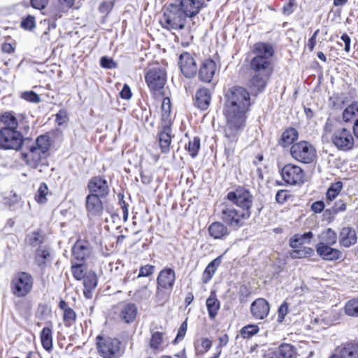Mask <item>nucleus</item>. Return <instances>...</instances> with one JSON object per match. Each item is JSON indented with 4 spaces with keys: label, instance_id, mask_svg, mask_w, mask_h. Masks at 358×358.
Instances as JSON below:
<instances>
[{
    "label": "nucleus",
    "instance_id": "5",
    "mask_svg": "<svg viewBox=\"0 0 358 358\" xmlns=\"http://www.w3.org/2000/svg\"><path fill=\"white\" fill-rule=\"evenodd\" d=\"M99 355L103 358H118L122 353V342L120 339L99 335L96 338Z\"/></svg>",
    "mask_w": 358,
    "mask_h": 358
},
{
    "label": "nucleus",
    "instance_id": "20",
    "mask_svg": "<svg viewBox=\"0 0 358 358\" xmlns=\"http://www.w3.org/2000/svg\"><path fill=\"white\" fill-rule=\"evenodd\" d=\"M92 247L88 241L78 239L72 247L73 257L80 262H84L91 254Z\"/></svg>",
    "mask_w": 358,
    "mask_h": 358
},
{
    "label": "nucleus",
    "instance_id": "29",
    "mask_svg": "<svg viewBox=\"0 0 358 358\" xmlns=\"http://www.w3.org/2000/svg\"><path fill=\"white\" fill-rule=\"evenodd\" d=\"M29 140L31 141V139ZM27 143H31L30 145H34L36 150L41 151V154H45L47 156L49 155L48 152L51 146V139L48 133L38 136L34 142L27 141Z\"/></svg>",
    "mask_w": 358,
    "mask_h": 358
},
{
    "label": "nucleus",
    "instance_id": "41",
    "mask_svg": "<svg viewBox=\"0 0 358 358\" xmlns=\"http://www.w3.org/2000/svg\"><path fill=\"white\" fill-rule=\"evenodd\" d=\"M343 189V182L336 181L331 184L326 192L327 201H334Z\"/></svg>",
    "mask_w": 358,
    "mask_h": 358
},
{
    "label": "nucleus",
    "instance_id": "39",
    "mask_svg": "<svg viewBox=\"0 0 358 358\" xmlns=\"http://www.w3.org/2000/svg\"><path fill=\"white\" fill-rule=\"evenodd\" d=\"M150 348L154 351H162L164 346V334L159 331L152 333L149 342Z\"/></svg>",
    "mask_w": 358,
    "mask_h": 358
},
{
    "label": "nucleus",
    "instance_id": "46",
    "mask_svg": "<svg viewBox=\"0 0 358 358\" xmlns=\"http://www.w3.org/2000/svg\"><path fill=\"white\" fill-rule=\"evenodd\" d=\"M98 278L94 271H90L85 273L83 279V286L85 288L95 289L97 286Z\"/></svg>",
    "mask_w": 358,
    "mask_h": 358
},
{
    "label": "nucleus",
    "instance_id": "63",
    "mask_svg": "<svg viewBox=\"0 0 358 358\" xmlns=\"http://www.w3.org/2000/svg\"><path fill=\"white\" fill-rule=\"evenodd\" d=\"M330 101L334 109H341L345 104V100L342 99L338 94L331 96Z\"/></svg>",
    "mask_w": 358,
    "mask_h": 358
},
{
    "label": "nucleus",
    "instance_id": "14",
    "mask_svg": "<svg viewBox=\"0 0 358 358\" xmlns=\"http://www.w3.org/2000/svg\"><path fill=\"white\" fill-rule=\"evenodd\" d=\"M176 281V273L171 268L166 267L161 270L157 278L156 296H160L164 290L172 291Z\"/></svg>",
    "mask_w": 358,
    "mask_h": 358
},
{
    "label": "nucleus",
    "instance_id": "18",
    "mask_svg": "<svg viewBox=\"0 0 358 358\" xmlns=\"http://www.w3.org/2000/svg\"><path fill=\"white\" fill-rule=\"evenodd\" d=\"M332 245H327L319 242L315 245L317 254L324 261L335 262L343 258V253L336 248H331Z\"/></svg>",
    "mask_w": 358,
    "mask_h": 358
},
{
    "label": "nucleus",
    "instance_id": "24",
    "mask_svg": "<svg viewBox=\"0 0 358 358\" xmlns=\"http://www.w3.org/2000/svg\"><path fill=\"white\" fill-rule=\"evenodd\" d=\"M329 358H358V341L343 343L341 349Z\"/></svg>",
    "mask_w": 358,
    "mask_h": 358
},
{
    "label": "nucleus",
    "instance_id": "47",
    "mask_svg": "<svg viewBox=\"0 0 358 358\" xmlns=\"http://www.w3.org/2000/svg\"><path fill=\"white\" fill-rule=\"evenodd\" d=\"M345 313L350 317H358V298L349 300L345 305Z\"/></svg>",
    "mask_w": 358,
    "mask_h": 358
},
{
    "label": "nucleus",
    "instance_id": "58",
    "mask_svg": "<svg viewBox=\"0 0 358 358\" xmlns=\"http://www.w3.org/2000/svg\"><path fill=\"white\" fill-rule=\"evenodd\" d=\"M289 305L286 301H283L278 309L277 322L282 323L288 313Z\"/></svg>",
    "mask_w": 358,
    "mask_h": 358
},
{
    "label": "nucleus",
    "instance_id": "13",
    "mask_svg": "<svg viewBox=\"0 0 358 358\" xmlns=\"http://www.w3.org/2000/svg\"><path fill=\"white\" fill-rule=\"evenodd\" d=\"M166 72L161 67L150 69L145 75V80L151 92L156 94L162 90L166 83Z\"/></svg>",
    "mask_w": 358,
    "mask_h": 358
},
{
    "label": "nucleus",
    "instance_id": "53",
    "mask_svg": "<svg viewBox=\"0 0 358 358\" xmlns=\"http://www.w3.org/2000/svg\"><path fill=\"white\" fill-rule=\"evenodd\" d=\"M63 320L66 327H71L76 320V312L71 308L64 310Z\"/></svg>",
    "mask_w": 358,
    "mask_h": 358
},
{
    "label": "nucleus",
    "instance_id": "48",
    "mask_svg": "<svg viewBox=\"0 0 358 358\" xmlns=\"http://www.w3.org/2000/svg\"><path fill=\"white\" fill-rule=\"evenodd\" d=\"M259 331L257 324H248L241 328L240 334L245 339H248L257 334Z\"/></svg>",
    "mask_w": 358,
    "mask_h": 358
},
{
    "label": "nucleus",
    "instance_id": "17",
    "mask_svg": "<svg viewBox=\"0 0 358 358\" xmlns=\"http://www.w3.org/2000/svg\"><path fill=\"white\" fill-rule=\"evenodd\" d=\"M179 68L187 78H194L197 73V66L192 55L187 52H182L179 57Z\"/></svg>",
    "mask_w": 358,
    "mask_h": 358
},
{
    "label": "nucleus",
    "instance_id": "36",
    "mask_svg": "<svg viewBox=\"0 0 358 358\" xmlns=\"http://www.w3.org/2000/svg\"><path fill=\"white\" fill-rule=\"evenodd\" d=\"M0 122L4 124L2 128H8L10 129L17 130L18 121L12 111L3 113L0 116Z\"/></svg>",
    "mask_w": 358,
    "mask_h": 358
},
{
    "label": "nucleus",
    "instance_id": "45",
    "mask_svg": "<svg viewBox=\"0 0 358 358\" xmlns=\"http://www.w3.org/2000/svg\"><path fill=\"white\" fill-rule=\"evenodd\" d=\"M321 238L322 242L327 245H335L338 240V236L331 228H328L322 233Z\"/></svg>",
    "mask_w": 358,
    "mask_h": 358
},
{
    "label": "nucleus",
    "instance_id": "61",
    "mask_svg": "<svg viewBox=\"0 0 358 358\" xmlns=\"http://www.w3.org/2000/svg\"><path fill=\"white\" fill-rule=\"evenodd\" d=\"M290 196L289 191L287 189H280L275 194V201L279 204L285 203Z\"/></svg>",
    "mask_w": 358,
    "mask_h": 358
},
{
    "label": "nucleus",
    "instance_id": "16",
    "mask_svg": "<svg viewBox=\"0 0 358 358\" xmlns=\"http://www.w3.org/2000/svg\"><path fill=\"white\" fill-rule=\"evenodd\" d=\"M90 195L106 198L110 192L108 181L102 176H97L90 178L87 183Z\"/></svg>",
    "mask_w": 358,
    "mask_h": 358
},
{
    "label": "nucleus",
    "instance_id": "64",
    "mask_svg": "<svg viewBox=\"0 0 358 358\" xmlns=\"http://www.w3.org/2000/svg\"><path fill=\"white\" fill-rule=\"evenodd\" d=\"M68 120L67 113L64 109H60L55 115V122L59 126L62 125Z\"/></svg>",
    "mask_w": 358,
    "mask_h": 358
},
{
    "label": "nucleus",
    "instance_id": "8",
    "mask_svg": "<svg viewBox=\"0 0 358 358\" xmlns=\"http://www.w3.org/2000/svg\"><path fill=\"white\" fill-rule=\"evenodd\" d=\"M290 155L294 159L302 164H310L317 157L315 148L306 141H301L291 145Z\"/></svg>",
    "mask_w": 358,
    "mask_h": 358
},
{
    "label": "nucleus",
    "instance_id": "56",
    "mask_svg": "<svg viewBox=\"0 0 358 358\" xmlns=\"http://www.w3.org/2000/svg\"><path fill=\"white\" fill-rule=\"evenodd\" d=\"M100 66L106 69H113L117 67V64L113 58L103 56L100 59Z\"/></svg>",
    "mask_w": 358,
    "mask_h": 358
},
{
    "label": "nucleus",
    "instance_id": "28",
    "mask_svg": "<svg viewBox=\"0 0 358 358\" xmlns=\"http://www.w3.org/2000/svg\"><path fill=\"white\" fill-rule=\"evenodd\" d=\"M210 100V91L208 88H201L196 92L194 105L198 108L204 110L208 108Z\"/></svg>",
    "mask_w": 358,
    "mask_h": 358
},
{
    "label": "nucleus",
    "instance_id": "9",
    "mask_svg": "<svg viewBox=\"0 0 358 358\" xmlns=\"http://www.w3.org/2000/svg\"><path fill=\"white\" fill-rule=\"evenodd\" d=\"M226 198L240 209L252 213L254 197L248 188L238 186L234 190L229 192Z\"/></svg>",
    "mask_w": 358,
    "mask_h": 358
},
{
    "label": "nucleus",
    "instance_id": "32",
    "mask_svg": "<svg viewBox=\"0 0 358 358\" xmlns=\"http://www.w3.org/2000/svg\"><path fill=\"white\" fill-rule=\"evenodd\" d=\"M159 143L162 152L166 154L170 150L171 129H159Z\"/></svg>",
    "mask_w": 358,
    "mask_h": 358
},
{
    "label": "nucleus",
    "instance_id": "27",
    "mask_svg": "<svg viewBox=\"0 0 358 358\" xmlns=\"http://www.w3.org/2000/svg\"><path fill=\"white\" fill-rule=\"evenodd\" d=\"M76 0H58V3L49 7L50 14L55 19H59L64 13L73 7Z\"/></svg>",
    "mask_w": 358,
    "mask_h": 358
},
{
    "label": "nucleus",
    "instance_id": "35",
    "mask_svg": "<svg viewBox=\"0 0 358 358\" xmlns=\"http://www.w3.org/2000/svg\"><path fill=\"white\" fill-rule=\"evenodd\" d=\"M295 354L292 345L284 343L280 345L278 349L273 352L268 358H296Z\"/></svg>",
    "mask_w": 358,
    "mask_h": 358
},
{
    "label": "nucleus",
    "instance_id": "62",
    "mask_svg": "<svg viewBox=\"0 0 358 358\" xmlns=\"http://www.w3.org/2000/svg\"><path fill=\"white\" fill-rule=\"evenodd\" d=\"M187 319H186L181 324V325L178 331L176 337L174 339V341H173V344H176L178 343V341H180L184 338L186 331H187Z\"/></svg>",
    "mask_w": 358,
    "mask_h": 358
},
{
    "label": "nucleus",
    "instance_id": "31",
    "mask_svg": "<svg viewBox=\"0 0 358 358\" xmlns=\"http://www.w3.org/2000/svg\"><path fill=\"white\" fill-rule=\"evenodd\" d=\"M50 257V248L47 245H40L35 252L34 262L40 268L46 266V261Z\"/></svg>",
    "mask_w": 358,
    "mask_h": 358
},
{
    "label": "nucleus",
    "instance_id": "60",
    "mask_svg": "<svg viewBox=\"0 0 358 358\" xmlns=\"http://www.w3.org/2000/svg\"><path fill=\"white\" fill-rule=\"evenodd\" d=\"M296 6V0H287L282 7L283 14L285 15H289L292 14L294 11V8Z\"/></svg>",
    "mask_w": 358,
    "mask_h": 358
},
{
    "label": "nucleus",
    "instance_id": "4",
    "mask_svg": "<svg viewBox=\"0 0 358 358\" xmlns=\"http://www.w3.org/2000/svg\"><path fill=\"white\" fill-rule=\"evenodd\" d=\"M251 217V213L236 208L232 204L222 203L220 212V220L230 229L238 230L243 227Z\"/></svg>",
    "mask_w": 358,
    "mask_h": 358
},
{
    "label": "nucleus",
    "instance_id": "54",
    "mask_svg": "<svg viewBox=\"0 0 358 358\" xmlns=\"http://www.w3.org/2000/svg\"><path fill=\"white\" fill-rule=\"evenodd\" d=\"M346 210V202L343 199L337 200L334 206L330 209L326 210V213L329 212V214L336 215L340 212H343Z\"/></svg>",
    "mask_w": 358,
    "mask_h": 358
},
{
    "label": "nucleus",
    "instance_id": "34",
    "mask_svg": "<svg viewBox=\"0 0 358 358\" xmlns=\"http://www.w3.org/2000/svg\"><path fill=\"white\" fill-rule=\"evenodd\" d=\"M298 136L297 130L294 127H289L282 132L279 141V145L283 148L292 145L294 141L298 138Z\"/></svg>",
    "mask_w": 358,
    "mask_h": 358
},
{
    "label": "nucleus",
    "instance_id": "23",
    "mask_svg": "<svg viewBox=\"0 0 358 358\" xmlns=\"http://www.w3.org/2000/svg\"><path fill=\"white\" fill-rule=\"evenodd\" d=\"M270 72L266 76H262L259 73L254 75L248 82L251 94L257 96L259 94L263 92L267 85V80L268 79Z\"/></svg>",
    "mask_w": 358,
    "mask_h": 358
},
{
    "label": "nucleus",
    "instance_id": "42",
    "mask_svg": "<svg viewBox=\"0 0 358 358\" xmlns=\"http://www.w3.org/2000/svg\"><path fill=\"white\" fill-rule=\"evenodd\" d=\"M358 114V101H353L343 112V120L345 122H350Z\"/></svg>",
    "mask_w": 358,
    "mask_h": 358
},
{
    "label": "nucleus",
    "instance_id": "50",
    "mask_svg": "<svg viewBox=\"0 0 358 358\" xmlns=\"http://www.w3.org/2000/svg\"><path fill=\"white\" fill-rule=\"evenodd\" d=\"M71 272L73 278L77 280H83L87 273L85 271L83 263L72 264Z\"/></svg>",
    "mask_w": 358,
    "mask_h": 358
},
{
    "label": "nucleus",
    "instance_id": "19",
    "mask_svg": "<svg viewBox=\"0 0 358 358\" xmlns=\"http://www.w3.org/2000/svg\"><path fill=\"white\" fill-rule=\"evenodd\" d=\"M269 303L263 298L255 299L250 305V313L256 320H264L269 313Z\"/></svg>",
    "mask_w": 358,
    "mask_h": 358
},
{
    "label": "nucleus",
    "instance_id": "6",
    "mask_svg": "<svg viewBox=\"0 0 358 358\" xmlns=\"http://www.w3.org/2000/svg\"><path fill=\"white\" fill-rule=\"evenodd\" d=\"M31 141L29 138H24L21 131L8 128L0 129V150H19L27 142Z\"/></svg>",
    "mask_w": 358,
    "mask_h": 358
},
{
    "label": "nucleus",
    "instance_id": "43",
    "mask_svg": "<svg viewBox=\"0 0 358 358\" xmlns=\"http://www.w3.org/2000/svg\"><path fill=\"white\" fill-rule=\"evenodd\" d=\"M200 148L201 140L199 136H194L192 140H189L188 144L185 145V150L192 158H195L198 155Z\"/></svg>",
    "mask_w": 358,
    "mask_h": 358
},
{
    "label": "nucleus",
    "instance_id": "2",
    "mask_svg": "<svg viewBox=\"0 0 358 358\" xmlns=\"http://www.w3.org/2000/svg\"><path fill=\"white\" fill-rule=\"evenodd\" d=\"M224 115L227 124L245 127L248 114L253 103L248 90L234 85L224 92Z\"/></svg>",
    "mask_w": 358,
    "mask_h": 358
},
{
    "label": "nucleus",
    "instance_id": "52",
    "mask_svg": "<svg viewBox=\"0 0 358 358\" xmlns=\"http://www.w3.org/2000/svg\"><path fill=\"white\" fill-rule=\"evenodd\" d=\"M155 271V266L150 264H146L144 266H141L139 268L138 274L136 277H134L133 280L136 278H143V277H149L152 275Z\"/></svg>",
    "mask_w": 358,
    "mask_h": 358
},
{
    "label": "nucleus",
    "instance_id": "1",
    "mask_svg": "<svg viewBox=\"0 0 358 358\" xmlns=\"http://www.w3.org/2000/svg\"><path fill=\"white\" fill-rule=\"evenodd\" d=\"M206 6L205 0H173L163 8L162 27L168 30H181L187 18H193Z\"/></svg>",
    "mask_w": 358,
    "mask_h": 358
},
{
    "label": "nucleus",
    "instance_id": "3",
    "mask_svg": "<svg viewBox=\"0 0 358 358\" xmlns=\"http://www.w3.org/2000/svg\"><path fill=\"white\" fill-rule=\"evenodd\" d=\"M252 53L255 55L250 62V68L255 73L269 71L271 59L274 55L273 46L268 43L257 42L254 44Z\"/></svg>",
    "mask_w": 358,
    "mask_h": 358
},
{
    "label": "nucleus",
    "instance_id": "37",
    "mask_svg": "<svg viewBox=\"0 0 358 358\" xmlns=\"http://www.w3.org/2000/svg\"><path fill=\"white\" fill-rule=\"evenodd\" d=\"M206 304L210 319H214L220 308V302L215 294H210V296L206 299Z\"/></svg>",
    "mask_w": 358,
    "mask_h": 358
},
{
    "label": "nucleus",
    "instance_id": "7",
    "mask_svg": "<svg viewBox=\"0 0 358 358\" xmlns=\"http://www.w3.org/2000/svg\"><path fill=\"white\" fill-rule=\"evenodd\" d=\"M33 286L34 278L25 271L16 273L10 282L11 292L18 298L27 296L31 292Z\"/></svg>",
    "mask_w": 358,
    "mask_h": 358
},
{
    "label": "nucleus",
    "instance_id": "21",
    "mask_svg": "<svg viewBox=\"0 0 358 358\" xmlns=\"http://www.w3.org/2000/svg\"><path fill=\"white\" fill-rule=\"evenodd\" d=\"M210 237L215 240L224 241L230 235V228L222 221H215L208 227Z\"/></svg>",
    "mask_w": 358,
    "mask_h": 358
},
{
    "label": "nucleus",
    "instance_id": "51",
    "mask_svg": "<svg viewBox=\"0 0 358 358\" xmlns=\"http://www.w3.org/2000/svg\"><path fill=\"white\" fill-rule=\"evenodd\" d=\"M115 5V0H106L100 3L98 10L100 13L108 16L113 10Z\"/></svg>",
    "mask_w": 358,
    "mask_h": 358
},
{
    "label": "nucleus",
    "instance_id": "57",
    "mask_svg": "<svg viewBox=\"0 0 358 358\" xmlns=\"http://www.w3.org/2000/svg\"><path fill=\"white\" fill-rule=\"evenodd\" d=\"M20 26L25 30H31L36 27L35 17L31 15H28L21 21Z\"/></svg>",
    "mask_w": 358,
    "mask_h": 358
},
{
    "label": "nucleus",
    "instance_id": "22",
    "mask_svg": "<svg viewBox=\"0 0 358 358\" xmlns=\"http://www.w3.org/2000/svg\"><path fill=\"white\" fill-rule=\"evenodd\" d=\"M103 198L87 194L85 198V208L89 217H99L102 215L103 206Z\"/></svg>",
    "mask_w": 358,
    "mask_h": 358
},
{
    "label": "nucleus",
    "instance_id": "40",
    "mask_svg": "<svg viewBox=\"0 0 358 358\" xmlns=\"http://www.w3.org/2000/svg\"><path fill=\"white\" fill-rule=\"evenodd\" d=\"M43 241L44 237L40 229L34 231L31 233L27 234L25 238L26 243L31 247H36L42 244Z\"/></svg>",
    "mask_w": 358,
    "mask_h": 358
},
{
    "label": "nucleus",
    "instance_id": "15",
    "mask_svg": "<svg viewBox=\"0 0 358 358\" xmlns=\"http://www.w3.org/2000/svg\"><path fill=\"white\" fill-rule=\"evenodd\" d=\"M331 141L340 150L348 151L354 146V138L351 131L345 128L336 129L331 136Z\"/></svg>",
    "mask_w": 358,
    "mask_h": 358
},
{
    "label": "nucleus",
    "instance_id": "55",
    "mask_svg": "<svg viewBox=\"0 0 358 358\" xmlns=\"http://www.w3.org/2000/svg\"><path fill=\"white\" fill-rule=\"evenodd\" d=\"M21 98L30 103H37L41 101L40 96L34 91H26L22 92Z\"/></svg>",
    "mask_w": 358,
    "mask_h": 358
},
{
    "label": "nucleus",
    "instance_id": "30",
    "mask_svg": "<svg viewBox=\"0 0 358 358\" xmlns=\"http://www.w3.org/2000/svg\"><path fill=\"white\" fill-rule=\"evenodd\" d=\"M137 315V306L133 303H127L122 306L119 316L120 320L127 324L133 322Z\"/></svg>",
    "mask_w": 358,
    "mask_h": 358
},
{
    "label": "nucleus",
    "instance_id": "33",
    "mask_svg": "<svg viewBox=\"0 0 358 358\" xmlns=\"http://www.w3.org/2000/svg\"><path fill=\"white\" fill-rule=\"evenodd\" d=\"M222 257L223 255L218 256L207 265L202 275L203 282L208 283L212 279L218 266L221 264Z\"/></svg>",
    "mask_w": 358,
    "mask_h": 358
},
{
    "label": "nucleus",
    "instance_id": "49",
    "mask_svg": "<svg viewBox=\"0 0 358 358\" xmlns=\"http://www.w3.org/2000/svg\"><path fill=\"white\" fill-rule=\"evenodd\" d=\"M48 188L45 182L41 183L39 188L35 195V200L38 203L43 204L47 201L46 196L48 194Z\"/></svg>",
    "mask_w": 358,
    "mask_h": 358
},
{
    "label": "nucleus",
    "instance_id": "44",
    "mask_svg": "<svg viewBox=\"0 0 358 358\" xmlns=\"http://www.w3.org/2000/svg\"><path fill=\"white\" fill-rule=\"evenodd\" d=\"M294 249V250L290 252V257L292 259L307 258L314 255V250L309 247H303L301 249Z\"/></svg>",
    "mask_w": 358,
    "mask_h": 358
},
{
    "label": "nucleus",
    "instance_id": "25",
    "mask_svg": "<svg viewBox=\"0 0 358 358\" xmlns=\"http://www.w3.org/2000/svg\"><path fill=\"white\" fill-rule=\"evenodd\" d=\"M216 71V64L212 59H205L199 69V80L204 83H210Z\"/></svg>",
    "mask_w": 358,
    "mask_h": 358
},
{
    "label": "nucleus",
    "instance_id": "12",
    "mask_svg": "<svg viewBox=\"0 0 358 358\" xmlns=\"http://www.w3.org/2000/svg\"><path fill=\"white\" fill-rule=\"evenodd\" d=\"M279 172L286 185H297L304 182V171L296 164H287L279 169Z\"/></svg>",
    "mask_w": 358,
    "mask_h": 358
},
{
    "label": "nucleus",
    "instance_id": "11",
    "mask_svg": "<svg viewBox=\"0 0 358 358\" xmlns=\"http://www.w3.org/2000/svg\"><path fill=\"white\" fill-rule=\"evenodd\" d=\"M244 126L226 123L224 131L226 141H224V155L230 160L234 155L236 143Z\"/></svg>",
    "mask_w": 358,
    "mask_h": 358
},
{
    "label": "nucleus",
    "instance_id": "59",
    "mask_svg": "<svg viewBox=\"0 0 358 358\" xmlns=\"http://www.w3.org/2000/svg\"><path fill=\"white\" fill-rule=\"evenodd\" d=\"M117 198L119 200V205L120 206V208L122 210L123 220H124V222H127L128 220V217H129V210H128L129 205L124 201L123 194L119 193L117 194Z\"/></svg>",
    "mask_w": 358,
    "mask_h": 358
},
{
    "label": "nucleus",
    "instance_id": "38",
    "mask_svg": "<svg viewBox=\"0 0 358 358\" xmlns=\"http://www.w3.org/2000/svg\"><path fill=\"white\" fill-rule=\"evenodd\" d=\"M41 341L43 348L47 351L52 350V329L50 327H45L41 331Z\"/></svg>",
    "mask_w": 358,
    "mask_h": 358
},
{
    "label": "nucleus",
    "instance_id": "10",
    "mask_svg": "<svg viewBox=\"0 0 358 358\" xmlns=\"http://www.w3.org/2000/svg\"><path fill=\"white\" fill-rule=\"evenodd\" d=\"M24 145L28 152H22L21 153V159L24 161L26 165L29 168L38 169L40 171H42V169L48 165V156L45 154H41V151L36 150L34 145H31L27 142Z\"/></svg>",
    "mask_w": 358,
    "mask_h": 358
},
{
    "label": "nucleus",
    "instance_id": "26",
    "mask_svg": "<svg viewBox=\"0 0 358 358\" xmlns=\"http://www.w3.org/2000/svg\"><path fill=\"white\" fill-rule=\"evenodd\" d=\"M338 239L341 246L348 248L357 241L356 231L352 227H343L339 233Z\"/></svg>",
    "mask_w": 358,
    "mask_h": 358
}]
</instances>
